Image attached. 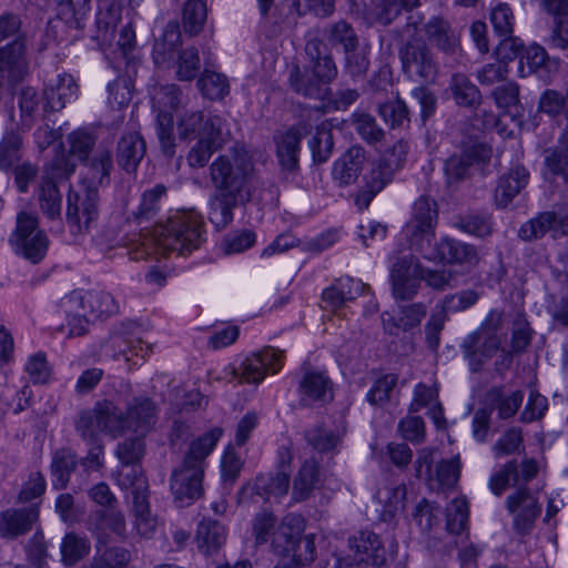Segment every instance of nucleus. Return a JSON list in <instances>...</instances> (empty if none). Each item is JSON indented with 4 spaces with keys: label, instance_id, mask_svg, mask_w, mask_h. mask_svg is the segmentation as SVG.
I'll return each instance as SVG.
<instances>
[{
    "label": "nucleus",
    "instance_id": "f257e3e1",
    "mask_svg": "<svg viewBox=\"0 0 568 568\" xmlns=\"http://www.w3.org/2000/svg\"><path fill=\"white\" fill-rule=\"evenodd\" d=\"M223 435L221 427H214L194 439L181 465L171 475L170 487L175 500L190 505L203 494L204 462Z\"/></svg>",
    "mask_w": 568,
    "mask_h": 568
},
{
    "label": "nucleus",
    "instance_id": "f03ea898",
    "mask_svg": "<svg viewBox=\"0 0 568 568\" xmlns=\"http://www.w3.org/2000/svg\"><path fill=\"white\" fill-rule=\"evenodd\" d=\"M210 180L214 190L252 197L255 169L252 156L243 146H234L217 156L210 165Z\"/></svg>",
    "mask_w": 568,
    "mask_h": 568
},
{
    "label": "nucleus",
    "instance_id": "7ed1b4c3",
    "mask_svg": "<svg viewBox=\"0 0 568 568\" xmlns=\"http://www.w3.org/2000/svg\"><path fill=\"white\" fill-rule=\"evenodd\" d=\"M504 323L505 313L496 308L490 310L479 327L464 338L463 354L473 372L480 371L481 366L501 348L506 336L503 332Z\"/></svg>",
    "mask_w": 568,
    "mask_h": 568
},
{
    "label": "nucleus",
    "instance_id": "20e7f679",
    "mask_svg": "<svg viewBox=\"0 0 568 568\" xmlns=\"http://www.w3.org/2000/svg\"><path fill=\"white\" fill-rule=\"evenodd\" d=\"M203 221L194 211L183 212L170 219L154 231L155 242L164 252L180 255L191 253L203 241Z\"/></svg>",
    "mask_w": 568,
    "mask_h": 568
},
{
    "label": "nucleus",
    "instance_id": "39448f33",
    "mask_svg": "<svg viewBox=\"0 0 568 568\" xmlns=\"http://www.w3.org/2000/svg\"><path fill=\"white\" fill-rule=\"evenodd\" d=\"M407 150V143L403 140L385 150L371 171L365 185L356 195L355 203L361 210L367 209L373 199L393 180L394 174L403 168Z\"/></svg>",
    "mask_w": 568,
    "mask_h": 568
},
{
    "label": "nucleus",
    "instance_id": "423d86ee",
    "mask_svg": "<svg viewBox=\"0 0 568 568\" xmlns=\"http://www.w3.org/2000/svg\"><path fill=\"white\" fill-rule=\"evenodd\" d=\"M153 106L158 110V136L163 152L168 156L174 154V142L172 136L173 116L180 108L185 105V97L175 84L159 87L154 90Z\"/></svg>",
    "mask_w": 568,
    "mask_h": 568
},
{
    "label": "nucleus",
    "instance_id": "0eeeda50",
    "mask_svg": "<svg viewBox=\"0 0 568 568\" xmlns=\"http://www.w3.org/2000/svg\"><path fill=\"white\" fill-rule=\"evenodd\" d=\"M10 243L17 253L33 264L44 257L49 246L45 233L38 227V216L24 211L17 215V225Z\"/></svg>",
    "mask_w": 568,
    "mask_h": 568
},
{
    "label": "nucleus",
    "instance_id": "6e6552de",
    "mask_svg": "<svg viewBox=\"0 0 568 568\" xmlns=\"http://www.w3.org/2000/svg\"><path fill=\"white\" fill-rule=\"evenodd\" d=\"M436 224V203L427 196H420L415 201L412 216L404 230L413 251L420 254L434 241Z\"/></svg>",
    "mask_w": 568,
    "mask_h": 568
},
{
    "label": "nucleus",
    "instance_id": "1a4fd4ad",
    "mask_svg": "<svg viewBox=\"0 0 568 568\" xmlns=\"http://www.w3.org/2000/svg\"><path fill=\"white\" fill-rule=\"evenodd\" d=\"M404 72L416 82H434L438 73V63L430 49L422 40H412L399 51Z\"/></svg>",
    "mask_w": 568,
    "mask_h": 568
},
{
    "label": "nucleus",
    "instance_id": "9d476101",
    "mask_svg": "<svg viewBox=\"0 0 568 568\" xmlns=\"http://www.w3.org/2000/svg\"><path fill=\"white\" fill-rule=\"evenodd\" d=\"M60 308L68 312L84 308L92 320L108 318L118 314L120 310L114 296L104 291H73L60 300Z\"/></svg>",
    "mask_w": 568,
    "mask_h": 568
},
{
    "label": "nucleus",
    "instance_id": "9b49d317",
    "mask_svg": "<svg viewBox=\"0 0 568 568\" xmlns=\"http://www.w3.org/2000/svg\"><path fill=\"white\" fill-rule=\"evenodd\" d=\"M98 190L82 183L77 191L68 194L67 220L73 231H88L98 217Z\"/></svg>",
    "mask_w": 568,
    "mask_h": 568
},
{
    "label": "nucleus",
    "instance_id": "f8f14e48",
    "mask_svg": "<svg viewBox=\"0 0 568 568\" xmlns=\"http://www.w3.org/2000/svg\"><path fill=\"white\" fill-rule=\"evenodd\" d=\"M420 263L413 254L395 257L389 277L393 295L396 300H412L419 288Z\"/></svg>",
    "mask_w": 568,
    "mask_h": 568
},
{
    "label": "nucleus",
    "instance_id": "ddd939ff",
    "mask_svg": "<svg viewBox=\"0 0 568 568\" xmlns=\"http://www.w3.org/2000/svg\"><path fill=\"white\" fill-rule=\"evenodd\" d=\"M506 508L513 516V528L519 535L529 534L541 514L537 497L525 487L518 488L506 498Z\"/></svg>",
    "mask_w": 568,
    "mask_h": 568
},
{
    "label": "nucleus",
    "instance_id": "4468645a",
    "mask_svg": "<svg viewBox=\"0 0 568 568\" xmlns=\"http://www.w3.org/2000/svg\"><path fill=\"white\" fill-rule=\"evenodd\" d=\"M64 162H67V159L63 155L57 158L52 173L50 175L43 174L41 176V181L37 190L40 210L50 220H54L61 215L62 196L54 179L67 178L74 171V165H69L68 163L64 169H61L60 165Z\"/></svg>",
    "mask_w": 568,
    "mask_h": 568
},
{
    "label": "nucleus",
    "instance_id": "2eb2a0df",
    "mask_svg": "<svg viewBox=\"0 0 568 568\" xmlns=\"http://www.w3.org/2000/svg\"><path fill=\"white\" fill-rule=\"evenodd\" d=\"M28 72L26 39L18 36L11 43L0 48V87L22 81Z\"/></svg>",
    "mask_w": 568,
    "mask_h": 568
},
{
    "label": "nucleus",
    "instance_id": "dca6fc26",
    "mask_svg": "<svg viewBox=\"0 0 568 568\" xmlns=\"http://www.w3.org/2000/svg\"><path fill=\"white\" fill-rule=\"evenodd\" d=\"M227 140L225 122L220 116H214L203 131L197 142L187 154V163L192 168H203L211 155L220 150Z\"/></svg>",
    "mask_w": 568,
    "mask_h": 568
},
{
    "label": "nucleus",
    "instance_id": "f3484780",
    "mask_svg": "<svg viewBox=\"0 0 568 568\" xmlns=\"http://www.w3.org/2000/svg\"><path fill=\"white\" fill-rule=\"evenodd\" d=\"M420 255L430 262H444L449 264H475L478 261L477 251L473 245L448 237L432 242L424 247Z\"/></svg>",
    "mask_w": 568,
    "mask_h": 568
},
{
    "label": "nucleus",
    "instance_id": "a211bd4d",
    "mask_svg": "<svg viewBox=\"0 0 568 568\" xmlns=\"http://www.w3.org/2000/svg\"><path fill=\"white\" fill-rule=\"evenodd\" d=\"M283 365L282 352L271 347L246 357L241 365V373L234 372L241 383L258 384L266 373H277Z\"/></svg>",
    "mask_w": 568,
    "mask_h": 568
},
{
    "label": "nucleus",
    "instance_id": "6ab92c4d",
    "mask_svg": "<svg viewBox=\"0 0 568 568\" xmlns=\"http://www.w3.org/2000/svg\"><path fill=\"white\" fill-rule=\"evenodd\" d=\"M490 156L491 150L484 144H471L460 153L453 154L446 160L444 168L448 182H458L465 179L473 164L486 163Z\"/></svg>",
    "mask_w": 568,
    "mask_h": 568
},
{
    "label": "nucleus",
    "instance_id": "aec40b11",
    "mask_svg": "<svg viewBox=\"0 0 568 568\" xmlns=\"http://www.w3.org/2000/svg\"><path fill=\"white\" fill-rule=\"evenodd\" d=\"M39 518L36 505L20 509H6L0 513V536L14 539L27 534Z\"/></svg>",
    "mask_w": 568,
    "mask_h": 568
},
{
    "label": "nucleus",
    "instance_id": "412c9836",
    "mask_svg": "<svg viewBox=\"0 0 568 568\" xmlns=\"http://www.w3.org/2000/svg\"><path fill=\"white\" fill-rule=\"evenodd\" d=\"M242 194L214 190L209 199V220L216 230L225 229L233 221V211L240 203L248 202Z\"/></svg>",
    "mask_w": 568,
    "mask_h": 568
},
{
    "label": "nucleus",
    "instance_id": "4be33fe9",
    "mask_svg": "<svg viewBox=\"0 0 568 568\" xmlns=\"http://www.w3.org/2000/svg\"><path fill=\"white\" fill-rule=\"evenodd\" d=\"M305 530V520L296 514H287L273 532L272 548L280 556L290 555Z\"/></svg>",
    "mask_w": 568,
    "mask_h": 568
},
{
    "label": "nucleus",
    "instance_id": "5701e85b",
    "mask_svg": "<svg viewBox=\"0 0 568 568\" xmlns=\"http://www.w3.org/2000/svg\"><path fill=\"white\" fill-rule=\"evenodd\" d=\"M349 547L356 560L381 567L386 564L387 555L379 537L371 531H361L349 539Z\"/></svg>",
    "mask_w": 568,
    "mask_h": 568
},
{
    "label": "nucleus",
    "instance_id": "b1692460",
    "mask_svg": "<svg viewBox=\"0 0 568 568\" xmlns=\"http://www.w3.org/2000/svg\"><path fill=\"white\" fill-rule=\"evenodd\" d=\"M307 132L306 125L298 124L276 135V153L283 168L293 170L297 165L300 143Z\"/></svg>",
    "mask_w": 568,
    "mask_h": 568
},
{
    "label": "nucleus",
    "instance_id": "393cba45",
    "mask_svg": "<svg viewBox=\"0 0 568 568\" xmlns=\"http://www.w3.org/2000/svg\"><path fill=\"white\" fill-rule=\"evenodd\" d=\"M366 162L365 150L362 146H351L335 163L333 179L339 185L354 183L362 172Z\"/></svg>",
    "mask_w": 568,
    "mask_h": 568
},
{
    "label": "nucleus",
    "instance_id": "a878e982",
    "mask_svg": "<svg viewBox=\"0 0 568 568\" xmlns=\"http://www.w3.org/2000/svg\"><path fill=\"white\" fill-rule=\"evenodd\" d=\"M305 52L312 63V73L318 82L327 83L336 78L337 68L322 40H308Z\"/></svg>",
    "mask_w": 568,
    "mask_h": 568
},
{
    "label": "nucleus",
    "instance_id": "bb28decb",
    "mask_svg": "<svg viewBox=\"0 0 568 568\" xmlns=\"http://www.w3.org/2000/svg\"><path fill=\"white\" fill-rule=\"evenodd\" d=\"M226 541V529L219 521L203 518L195 532V542L199 551L211 556L220 551Z\"/></svg>",
    "mask_w": 568,
    "mask_h": 568
},
{
    "label": "nucleus",
    "instance_id": "cd10ccee",
    "mask_svg": "<svg viewBox=\"0 0 568 568\" xmlns=\"http://www.w3.org/2000/svg\"><path fill=\"white\" fill-rule=\"evenodd\" d=\"M301 399L306 404L325 403L333 398L331 379L322 372H306L300 383Z\"/></svg>",
    "mask_w": 568,
    "mask_h": 568
},
{
    "label": "nucleus",
    "instance_id": "c85d7f7f",
    "mask_svg": "<svg viewBox=\"0 0 568 568\" xmlns=\"http://www.w3.org/2000/svg\"><path fill=\"white\" fill-rule=\"evenodd\" d=\"M321 484V470L315 458L306 459L293 480L292 498L295 501H303L310 497L312 491Z\"/></svg>",
    "mask_w": 568,
    "mask_h": 568
},
{
    "label": "nucleus",
    "instance_id": "c756f323",
    "mask_svg": "<svg viewBox=\"0 0 568 568\" xmlns=\"http://www.w3.org/2000/svg\"><path fill=\"white\" fill-rule=\"evenodd\" d=\"M128 430L138 435L146 434L155 424V406L148 399H135L126 412Z\"/></svg>",
    "mask_w": 568,
    "mask_h": 568
},
{
    "label": "nucleus",
    "instance_id": "7c9ffc66",
    "mask_svg": "<svg viewBox=\"0 0 568 568\" xmlns=\"http://www.w3.org/2000/svg\"><path fill=\"white\" fill-rule=\"evenodd\" d=\"M529 174L525 168L517 166L504 174L495 191L496 203L507 206L513 199L527 185Z\"/></svg>",
    "mask_w": 568,
    "mask_h": 568
},
{
    "label": "nucleus",
    "instance_id": "2f4dec72",
    "mask_svg": "<svg viewBox=\"0 0 568 568\" xmlns=\"http://www.w3.org/2000/svg\"><path fill=\"white\" fill-rule=\"evenodd\" d=\"M145 154V142L139 133L123 135L118 143V162L126 172H134Z\"/></svg>",
    "mask_w": 568,
    "mask_h": 568
},
{
    "label": "nucleus",
    "instance_id": "473e14b6",
    "mask_svg": "<svg viewBox=\"0 0 568 568\" xmlns=\"http://www.w3.org/2000/svg\"><path fill=\"white\" fill-rule=\"evenodd\" d=\"M78 85L70 74L59 75L55 83L44 90L45 106L51 111L62 110L77 97Z\"/></svg>",
    "mask_w": 568,
    "mask_h": 568
},
{
    "label": "nucleus",
    "instance_id": "72a5a7b5",
    "mask_svg": "<svg viewBox=\"0 0 568 568\" xmlns=\"http://www.w3.org/2000/svg\"><path fill=\"white\" fill-rule=\"evenodd\" d=\"M290 487V476L284 471L258 475L251 486V490L264 500L284 497Z\"/></svg>",
    "mask_w": 568,
    "mask_h": 568
},
{
    "label": "nucleus",
    "instance_id": "f704fd0d",
    "mask_svg": "<svg viewBox=\"0 0 568 568\" xmlns=\"http://www.w3.org/2000/svg\"><path fill=\"white\" fill-rule=\"evenodd\" d=\"M182 44L180 26L176 21H170L162 36L155 40L153 47V60L158 65L170 62L176 49Z\"/></svg>",
    "mask_w": 568,
    "mask_h": 568
},
{
    "label": "nucleus",
    "instance_id": "c9c22d12",
    "mask_svg": "<svg viewBox=\"0 0 568 568\" xmlns=\"http://www.w3.org/2000/svg\"><path fill=\"white\" fill-rule=\"evenodd\" d=\"M524 399L521 390L505 394L501 387H493L485 395V403L490 409H497L501 419L513 417Z\"/></svg>",
    "mask_w": 568,
    "mask_h": 568
},
{
    "label": "nucleus",
    "instance_id": "e433bc0d",
    "mask_svg": "<svg viewBox=\"0 0 568 568\" xmlns=\"http://www.w3.org/2000/svg\"><path fill=\"white\" fill-rule=\"evenodd\" d=\"M501 44L517 49V43L514 39H505ZM515 54H518L517 50H515ZM547 61L548 54L546 50L538 44H531L519 53V71L523 77H526L545 68Z\"/></svg>",
    "mask_w": 568,
    "mask_h": 568
},
{
    "label": "nucleus",
    "instance_id": "4c0bfd02",
    "mask_svg": "<svg viewBox=\"0 0 568 568\" xmlns=\"http://www.w3.org/2000/svg\"><path fill=\"white\" fill-rule=\"evenodd\" d=\"M104 347L114 358L122 355L126 362H130L132 356H140L143 359L150 352V346L143 344L140 339H128L120 333L111 334Z\"/></svg>",
    "mask_w": 568,
    "mask_h": 568
},
{
    "label": "nucleus",
    "instance_id": "58836bf2",
    "mask_svg": "<svg viewBox=\"0 0 568 568\" xmlns=\"http://www.w3.org/2000/svg\"><path fill=\"white\" fill-rule=\"evenodd\" d=\"M545 11L557 18L552 41L556 45L568 48V0H539Z\"/></svg>",
    "mask_w": 568,
    "mask_h": 568
},
{
    "label": "nucleus",
    "instance_id": "ea45409f",
    "mask_svg": "<svg viewBox=\"0 0 568 568\" xmlns=\"http://www.w3.org/2000/svg\"><path fill=\"white\" fill-rule=\"evenodd\" d=\"M428 39L442 51L454 52L458 44L457 36L449 23L442 18L434 17L425 26Z\"/></svg>",
    "mask_w": 568,
    "mask_h": 568
},
{
    "label": "nucleus",
    "instance_id": "a19ab883",
    "mask_svg": "<svg viewBox=\"0 0 568 568\" xmlns=\"http://www.w3.org/2000/svg\"><path fill=\"white\" fill-rule=\"evenodd\" d=\"M449 89L452 91L454 100L460 106L473 108L480 103V91L463 73H456L452 77Z\"/></svg>",
    "mask_w": 568,
    "mask_h": 568
},
{
    "label": "nucleus",
    "instance_id": "79ce46f5",
    "mask_svg": "<svg viewBox=\"0 0 568 568\" xmlns=\"http://www.w3.org/2000/svg\"><path fill=\"white\" fill-rule=\"evenodd\" d=\"M460 476V462L458 457L443 459L437 463L434 474L427 483L432 489H446L454 487Z\"/></svg>",
    "mask_w": 568,
    "mask_h": 568
},
{
    "label": "nucleus",
    "instance_id": "37998d69",
    "mask_svg": "<svg viewBox=\"0 0 568 568\" xmlns=\"http://www.w3.org/2000/svg\"><path fill=\"white\" fill-rule=\"evenodd\" d=\"M426 315V306L416 303L405 307L398 320L389 316H383L384 328L392 335H397L398 331H408L417 326Z\"/></svg>",
    "mask_w": 568,
    "mask_h": 568
},
{
    "label": "nucleus",
    "instance_id": "c03bdc74",
    "mask_svg": "<svg viewBox=\"0 0 568 568\" xmlns=\"http://www.w3.org/2000/svg\"><path fill=\"white\" fill-rule=\"evenodd\" d=\"M214 116L204 119L201 111L186 110L179 115L178 119V134L181 140L192 141L200 139L203 131L206 129L209 122Z\"/></svg>",
    "mask_w": 568,
    "mask_h": 568
},
{
    "label": "nucleus",
    "instance_id": "a18cd8bd",
    "mask_svg": "<svg viewBox=\"0 0 568 568\" xmlns=\"http://www.w3.org/2000/svg\"><path fill=\"white\" fill-rule=\"evenodd\" d=\"M497 105L505 109L517 126L521 125L523 106L519 104V88L516 83H507L494 91Z\"/></svg>",
    "mask_w": 568,
    "mask_h": 568
},
{
    "label": "nucleus",
    "instance_id": "49530a36",
    "mask_svg": "<svg viewBox=\"0 0 568 568\" xmlns=\"http://www.w3.org/2000/svg\"><path fill=\"white\" fill-rule=\"evenodd\" d=\"M556 213L542 212L521 225L519 236L523 240L532 241L550 232L554 237H557L559 235L556 233Z\"/></svg>",
    "mask_w": 568,
    "mask_h": 568
},
{
    "label": "nucleus",
    "instance_id": "de8ad7c7",
    "mask_svg": "<svg viewBox=\"0 0 568 568\" xmlns=\"http://www.w3.org/2000/svg\"><path fill=\"white\" fill-rule=\"evenodd\" d=\"M197 88L210 100L223 99L230 92L227 78L209 68L204 69L197 80Z\"/></svg>",
    "mask_w": 568,
    "mask_h": 568
},
{
    "label": "nucleus",
    "instance_id": "09e8293b",
    "mask_svg": "<svg viewBox=\"0 0 568 568\" xmlns=\"http://www.w3.org/2000/svg\"><path fill=\"white\" fill-rule=\"evenodd\" d=\"M90 542L84 536L74 532L67 534L60 546L62 562L73 566L90 552Z\"/></svg>",
    "mask_w": 568,
    "mask_h": 568
},
{
    "label": "nucleus",
    "instance_id": "8fccbe9b",
    "mask_svg": "<svg viewBox=\"0 0 568 568\" xmlns=\"http://www.w3.org/2000/svg\"><path fill=\"white\" fill-rule=\"evenodd\" d=\"M207 9L205 0H187L182 12L183 29L190 36H196L206 21Z\"/></svg>",
    "mask_w": 568,
    "mask_h": 568
},
{
    "label": "nucleus",
    "instance_id": "3c124183",
    "mask_svg": "<svg viewBox=\"0 0 568 568\" xmlns=\"http://www.w3.org/2000/svg\"><path fill=\"white\" fill-rule=\"evenodd\" d=\"M22 138L16 131L6 132L0 140V170L11 171L21 159Z\"/></svg>",
    "mask_w": 568,
    "mask_h": 568
},
{
    "label": "nucleus",
    "instance_id": "603ef678",
    "mask_svg": "<svg viewBox=\"0 0 568 568\" xmlns=\"http://www.w3.org/2000/svg\"><path fill=\"white\" fill-rule=\"evenodd\" d=\"M333 146L332 123L324 121L316 126L315 134L310 141L314 161L320 163L325 162L331 155Z\"/></svg>",
    "mask_w": 568,
    "mask_h": 568
},
{
    "label": "nucleus",
    "instance_id": "864d4df0",
    "mask_svg": "<svg viewBox=\"0 0 568 568\" xmlns=\"http://www.w3.org/2000/svg\"><path fill=\"white\" fill-rule=\"evenodd\" d=\"M75 467V456L67 449L55 452L52 458L51 469L54 476L53 487L65 488L70 474Z\"/></svg>",
    "mask_w": 568,
    "mask_h": 568
},
{
    "label": "nucleus",
    "instance_id": "5fc2aeb1",
    "mask_svg": "<svg viewBox=\"0 0 568 568\" xmlns=\"http://www.w3.org/2000/svg\"><path fill=\"white\" fill-rule=\"evenodd\" d=\"M100 412L102 418V430L112 437L124 435L128 430L126 417L119 412L110 402L100 404Z\"/></svg>",
    "mask_w": 568,
    "mask_h": 568
},
{
    "label": "nucleus",
    "instance_id": "6e6d98bb",
    "mask_svg": "<svg viewBox=\"0 0 568 568\" xmlns=\"http://www.w3.org/2000/svg\"><path fill=\"white\" fill-rule=\"evenodd\" d=\"M201 60L195 48H186L178 54L175 75L180 81H192L199 73Z\"/></svg>",
    "mask_w": 568,
    "mask_h": 568
},
{
    "label": "nucleus",
    "instance_id": "4d7b16f0",
    "mask_svg": "<svg viewBox=\"0 0 568 568\" xmlns=\"http://www.w3.org/2000/svg\"><path fill=\"white\" fill-rule=\"evenodd\" d=\"M307 443L317 452H329L341 442V434L328 429L323 425H317L306 432Z\"/></svg>",
    "mask_w": 568,
    "mask_h": 568
},
{
    "label": "nucleus",
    "instance_id": "13d9d810",
    "mask_svg": "<svg viewBox=\"0 0 568 568\" xmlns=\"http://www.w3.org/2000/svg\"><path fill=\"white\" fill-rule=\"evenodd\" d=\"M165 194L166 187L163 184H156L155 186L144 191L135 215L139 219L145 220L153 217L159 212L161 201Z\"/></svg>",
    "mask_w": 568,
    "mask_h": 568
},
{
    "label": "nucleus",
    "instance_id": "bf43d9fd",
    "mask_svg": "<svg viewBox=\"0 0 568 568\" xmlns=\"http://www.w3.org/2000/svg\"><path fill=\"white\" fill-rule=\"evenodd\" d=\"M353 125L359 136L369 144H375L384 139V131L381 129L375 119L367 113H354Z\"/></svg>",
    "mask_w": 568,
    "mask_h": 568
},
{
    "label": "nucleus",
    "instance_id": "052dcab7",
    "mask_svg": "<svg viewBox=\"0 0 568 568\" xmlns=\"http://www.w3.org/2000/svg\"><path fill=\"white\" fill-rule=\"evenodd\" d=\"M288 556L292 557V562L284 565L290 568H303L312 562L315 559L314 535H302Z\"/></svg>",
    "mask_w": 568,
    "mask_h": 568
},
{
    "label": "nucleus",
    "instance_id": "680f3d73",
    "mask_svg": "<svg viewBox=\"0 0 568 568\" xmlns=\"http://www.w3.org/2000/svg\"><path fill=\"white\" fill-rule=\"evenodd\" d=\"M327 40L331 44H342L344 51L356 49L358 38L349 23L346 21H338L332 24L327 30Z\"/></svg>",
    "mask_w": 568,
    "mask_h": 568
},
{
    "label": "nucleus",
    "instance_id": "e2e57ef3",
    "mask_svg": "<svg viewBox=\"0 0 568 568\" xmlns=\"http://www.w3.org/2000/svg\"><path fill=\"white\" fill-rule=\"evenodd\" d=\"M77 430L87 440H94L102 433L100 404L94 409L82 412L77 422Z\"/></svg>",
    "mask_w": 568,
    "mask_h": 568
},
{
    "label": "nucleus",
    "instance_id": "0e129e2a",
    "mask_svg": "<svg viewBox=\"0 0 568 568\" xmlns=\"http://www.w3.org/2000/svg\"><path fill=\"white\" fill-rule=\"evenodd\" d=\"M468 504L464 497L455 498L447 507V529L460 534L468 520Z\"/></svg>",
    "mask_w": 568,
    "mask_h": 568
},
{
    "label": "nucleus",
    "instance_id": "69168bd1",
    "mask_svg": "<svg viewBox=\"0 0 568 568\" xmlns=\"http://www.w3.org/2000/svg\"><path fill=\"white\" fill-rule=\"evenodd\" d=\"M130 560V552L121 547H110L100 557L83 568H125Z\"/></svg>",
    "mask_w": 568,
    "mask_h": 568
},
{
    "label": "nucleus",
    "instance_id": "338daca9",
    "mask_svg": "<svg viewBox=\"0 0 568 568\" xmlns=\"http://www.w3.org/2000/svg\"><path fill=\"white\" fill-rule=\"evenodd\" d=\"M100 524L99 529L109 530L115 537L123 538L126 531L125 518L121 510L115 506L109 509H102L98 513Z\"/></svg>",
    "mask_w": 568,
    "mask_h": 568
},
{
    "label": "nucleus",
    "instance_id": "774afa93",
    "mask_svg": "<svg viewBox=\"0 0 568 568\" xmlns=\"http://www.w3.org/2000/svg\"><path fill=\"white\" fill-rule=\"evenodd\" d=\"M144 454V443L140 436L125 439L116 448V456L122 466H138Z\"/></svg>",
    "mask_w": 568,
    "mask_h": 568
}]
</instances>
